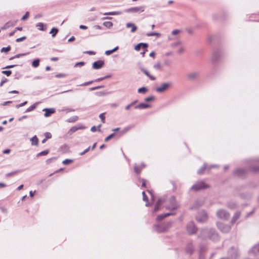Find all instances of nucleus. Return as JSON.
I'll return each instance as SVG.
<instances>
[{
	"label": "nucleus",
	"mask_w": 259,
	"mask_h": 259,
	"mask_svg": "<svg viewBox=\"0 0 259 259\" xmlns=\"http://www.w3.org/2000/svg\"><path fill=\"white\" fill-rule=\"evenodd\" d=\"M217 167H218V165H215V164L211 165L208 167L207 166V168L208 169V170H210L212 168H217Z\"/></svg>",
	"instance_id": "obj_60"
},
{
	"label": "nucleus",
	"mask_w": 259,
	"mask_h": 259,
	"mask_svg": "<svg viewBox=\"0 0 259 259\" xmlns=\"http://www.w3.org/2000/svg\"><path fill=\"white\" fill-rule=\"evenodd\" d=\"M73 161V160L72 159H66L65 160H64V161H63L62 163L64 164H68V163H71Z\"/></svg>",
	"instance_id": "obj_56"
},
{
	"label": "nucleus",
	"mask_w": 259,
	"mask_h": 259,
	"mask_svg": "<svg viewBox=\"0 0 259 259\" xmlns=\"http://www.w3.org/2000/svg\"><path fill=\"white\" fill-rule=\"evenodd\" d=\"M198 238L203 240L209 239L214 241L218 239L219 236L214 229L204 228L200 230Z\"/></svg>",
	"instance_id": "obj_1"
},
{
	"label": "nucleus",
	"mask_w": 259,
	"mask_h": 259,
	"mask_svg": "<svg viewBox=\"0 0 259 259\" xmlns=\"http://www.w3.org/2000/svg\"><path fill=\"white\" fill-rule=\"evenodd\" d=\"M103 25L108 28H110L113 26V23L111 21H106L103 23Z\"/></svg>",
	"instance_id": "obj_37"
},
{
	"label": "nucleus",
	"mask_w": 259,
	"mask_h": 259,
	"mask_svg": "<svg viewBox=\"0 0 259 259\" xmlns=\"http://www.w3.org/2000/svg\"><path fill=\"white\" fill-rule=\"evenodd\" d=\"M104 62L103 60L95 61L93 64V68L95 69H99L103 67Z\"/></svg>",
	"instance_id": "obj_16"
},
{
	"label": "nucleus",
	"mask_w": 259,
	"mask_h": 259,
	"mask_svg": "<svg viewBox=\"0 0 259 259\" xmlns=\"http://www.w3.org/2000/svg\"><path fill=\"white\" fill-rule=\"evenodd\" d=\"M142 195H143V201L147 202V203L146 204V206H148L149 205V203H148V197L146 195L145 191H143L142 192Z\"/></svg>",
	"instance_id": "obj_35"
},
{
	"label": "nucleus",
	"mask_w": 259,
	"mask_h": 259,
	"mask_svg": "<svg viewBox=\"0 0 259 259\" xmlns=\"http://www.w3.org/2000/svg\"><path fill=\"white\" fill-rule=\"evenodd\" d=\"M8 81V80L7 78H3V79L2 80L1 83H0V86L2 87L4 85V84L5 83L7 82Z\"/></svg>",
	"instance_id": "obj_57"
},
{
	"label": "nucleus",
	"mask_w": 259,
	"mask_h": 259,
	"mask_svg": "<svg viewBox=\"0 0 259 259\" xmlns=\"http://www.w3.org/2000/svg\"><path fill=\"white\" fill-rule=\"evenodd\" d=\"M36 108L35 104H33L29 107L25 111V112H29L33 110Z\"/></svg>",
	"instance_id": "obj_43"
},
{
	"label": "nucleus",
	"mask_w": 259,
	"mask_h": 259,
	"mask_svg": "<svg viewBox=\"0 0 259 259\" xmlns=\"http://www.w3.org/2000/svg\"><path fill=\"white\" fill-rule=\"evenodd\" d=\"M90 147H89L88 148L85 149L83 152L80 153V155H82L85 154L86 153H87L90 150Z\"/></svg>",
	"instance_id": "obj_61"
},
{
	"label": "nucleus",
	"mask_w": 259,
	"mask_h": 259,
	"mask_svg": "<svg viewBox=\"0 0 259 259\" xmlns=\"http://www.w3.org/2000/svg\"><path fill=\"white\" fill-rule=\"evenodd\" d=\"M141 71L146 75L151 80H154L156 79V78L152 75H151L149 72L145 69L143 68H141Z\"/></svg>",
	"instance_id": "obj_29"
},
{
	"label": "nucleus",
	"mask_w": 259,
	"mask_h": 259,
	"mask_svg": "<svg viewBox=\"0 0 259 259\" xmlns=\"http://www.w3.org/2000/svg\"><path fill=\"white\" fill-rule=\"evenodd\" d=\"M126 26L127 28H130L131 27L132 29H131V32H135L137 29V26L134 25L133 23H128L126 24Z\"/></svg>",
	"instance_id": "obj_27"
},
{
	"label": "nucleus",
	"mask_w": 259,
	"mask_h": 259,
	"mask_svg": "<svg viewBox=\"0 0 259 259\" xmlns=\"http://www.w3.org/2000/svg\"><path fill=\"white\" fill-rule=\"evenodd\" d=\"M171 85L170 82H165L156 88V91L158 93H162L167 90Z\"/></svg>",
	"instance_id": "obj_12"
},
{
	"label": "nucleus",
	"mask_w": 259,
	"mask_h": 259,
	"mask_svg": "<svg viewBox=\"0 0 259 259\" xmlns=\"http://www.w3.org/2000/svg\"><path fill=\"white\" fill-rule=\"evenodd\" d=\"M171 63V61L169 60H165L164 61V64L166 66H169Z\"/></svg>",
	"instance_id": "obj_62"
},
{
	"label": "nucleus",
	"mask_w": 259,
	"mask_h": 259,
	"mask_svg": "<svg viewBox=\"0 0 259 259\" xmlns=\"http://www.w3.org/2000/svg\"><path fill=\"white\" fill-rule=\"evenodd\" d=\"M151 107V106L150 104L142 103L135 106V108L139 109H144L150 108Z\"/></svg>",
	"instance_id": "obj_20"
},
{
	"label": "nucleus",
	"mask_w": 259,
	"mask_h": 259,
	"mask_svg": "<svg viewBox=\"0 0 259 259\" xmlns=\"http://www.w3.org/2000/svg\"><path fill=\"white\" fill-rule=\"evenodd\" d=\"M39 65V60L38 59L34 60L32 63V66L34 67H37Z\"/></svg>",
	"instance_id": "obj_38"
},
{
	"label": "nucleus",
	"mask_w": 259,
	"mask_h": 259,
	"mask_svg": "<svg viewBox=\"0 0 259 259\" xmlns=\"http://www.w3.org/2000/svg\"><path fill=\"white\" fill-rule=\"evenodd\" d=\"M249 169L242 168H238L234 171V174L239 178H244L248 173Z\"/></svg>",
	"instance_id": "obj_10"
},
{
	"label": "nucleus",
	"mask_w": 259,
	"mask_h": 259,
	"mask_svg": "<svg viewBox=\"0 0 259 259\" xmlns=\"http://www.w3.org/2000/svg\"><path fill=\"white\" fill-rule=\"evenodd\" d=\"M240 212L239 211H236L234 216L233 218L231 221V223L232 224H234L236 223L237 220L240 218Z\"/></svg>",
	"instance_id": "obj_26"
},
{
	"label": "nucleus",
	"mask_w": 259,
	"mask_h": 259,
	"mask_svg": "<svg viewBox=\"0 0 259 259\" xmlns=\"http://www.w3.org/2000/svg\"><path fill=\"white\" fill-rule=\"evenodd\" d=\"M114 53L113 50H108V51H106L105 53V54L108 56V55H110V54H111L112 53Z\"/></svg>",
	"instance_id": "obj_64"
},
{
	"label": "nucleus",
	"mask_w": 259,
	"mask_h": 259,
	"mask_svg": "<svg viewBox=\"0 0 259 259\" xmlns=\"http://www.w3.org/2000/svg\"><path fill=\"white\" fill-rule=\"evenodd\" d=\"M25 55H26V54H17L15 56L10 58L9 59V60H13V59H15V58H19V57H20L21 56H25Z\"/></svg>",
	"instance_id": "obj_45"
},
{
	"label": "nucleus",
	"mask_w": 259,
	"mask_h": 259,
	"mask_svg": "<svg viewBox=\"0 0 259 259\" xmlns=\"http://www.w3.org/2000/svg\"><path fill=\"white\" fill-rule=\"evenodd\" d=\"M20 171V170L14 171H12V172H11L7 174L6 176L7 177H10L13 176H14L15 175H16L17 173L19 172Z\"/></svg>",
	"instance_id": "obj_41"
},
{
	"label": "nucleus",
	"mask_w": 259,
	"mask_h": 259,
	"mask_svg": "<svg viewBox=\"0 0 259 259\" xmlns=\"http://www.w3.org/2000/svg\"><path fill=\"white\" fill-rule=\"evenodd\" d=\"M29 15V13L28 12H27L22 17L21 20L24 21L26 19H27Z\"/></svg>",
	"instance_id": "obj_51"
},
{
	"label": "nucleus",
	"mask_w": 259,
	"mask_h": 259,
	"mask_svg": "<svg viewBox=\"0 0 259 259\" xmlns=\"http://www.w3.org/2000/svg\"><path fill=\"white\" fill-rule=\"evenodd\" d=\"M175 214H176L175 212H169V213H165L164 214H160L157 217V220L158 221H161L167 217L172 215H175Z\"/></svg>",
	"instance_id": "obj_22"
},
{
	"label": "nucleus",
	"mask_w": 259,
	"mask_h": 259,
	"mask_svg": "<svg viewBox=\"0 0 259 259\" xmlns=\"http://www.w3.org/2000/svg\"><path fill=\"white\" fill-rule=\"evenodd\" d=\"M30 141L31 142V145L34 146H37L38 142V139L36 137V136H33L32 138L30 139Z\"/></svg>",
	"instance_id": "obj_30"
},
{
	"label": "nucleus",
	"mask_w": 259,
	"mask_h": 259,
	"mask_svg": "<svg viewBox=\"0 0 259 259\" xmlns=\"http://www.w3.org/2000/svg\"><path fill=\"white\" fill-rule=\"evenodd\" d=\"M99 117L101 119V121L103 123H104L105 121V113H102L100 114Z\"/></svg>",
	"instance_id": "obj_50"
},
{
	"label": "nucleus",
	"mask_w": 259,
	"mask_h": 259,
	"mask_svg": "<svg viewBox=\"0 0 259 259\" xmlns=\"http://www.w3.org/2000/svg\"><path fill=\"white\" fill-rule=\"evenodd\" d=\"M84 64H85V62H83V61L77 62L75 64L74 67H81V66H84Z\"/></svg>",
	"instance_id": "obj_47"
},
{
	"label": "nucleus",
	"mask_w": 259,
	"mask_h": 259,
	"mask_svg": "<svg viewBox=\"0 0 259 259\" xmlns=\"http://www.w3.org/2000/svg\"><path fill=\"white\" fill-rule=\"evenodd\" d=\"M2 73L6 75L7 76H9L12 74V71L11 70H5L2 71Z\"/></svg>",
	"instance_id": "obj_49"
},
{
	"label": "nucleus",
	"mask_w": 259,
	"mask_h": 259,
	"mask_svg": "<svg viewBox=\"0 0 259 259\" xmlns=\"http://www.w3.org/2000/svg\"><path fill=\"white\" fill-rule=\"evenodd\" d=\"M98 96H106L107 95V93L105 91L98 92L96 93Z\"/></svg>",
	"instance_id": "obj_55"
},
{
	"label": "nucleus",
	"mask_w": 259,
	"mask_h": 259,
	"mask_svg": "<svg viewBox=\"0 0 259 259\" xmlns=\"http://www.w3.org/2000/svg\"><path fill=\"white\" fill-rule=\"evenodd\" d=\"M11 50V47L10 46H8L7 47H4L1 50V52H5V53H8V52H9Z\"/></svg>",
	"instance_id": "obj_42"
},
{
	"label": "nucleus",
	"mask_w": 259,
	"mask_h": 259,
	"mask_svg": "<svg viewBox=\"0 0 259 259\" xmlns=\"http://www.w3.org/2000/svg\"><path fill=\"white\" fill-rule=\"evenodd\" d=\"M208 215L203 210L199 211L196 215V220L198 222L204 223L207 221Z\"/></svg>",
	"instance_id": "obj_6"
},
{
	"label": "nucleus",
	"mask_w": 259,
	"mask_h": 259,
	"mask_svg": "<svg viewBox=\"0 0 259 259\" xmlns=\"http://www.w3.org/2000/svg\"><path fill=\"white\" fill-rule=\"evenodd\" d=\"M115 135V133H112L105 139V142H108Z\"/></svg>",
	"instance_id": "obj_48"
},
{
	"label": "nucleus",
	"mask_w": 259,
	"mask_h": 259,
	"mask_svg": "<svg viewBox=\"0 0 259 259\" xmlns=\"http://www.w3.org/2000/svg\"><path fill=\"white\" fill-rule=\"evenodd\" d=\"M146 35L148 36H156L157 37H159L161 35L160 33L158 32H149Z\"/></svg>",
	"instance_id": "obj_40"
},
{
	"label": "nucleus",
	"mask_w": 259,
	"mask_h": 259,
	"mask_svg": "<svg viewBox=\"0 0 259 259\" xmlns=\"http://www.w3.org/2000/svg\"><path fill=\"white\" fill-rule=\"evenodd\" d=\"M186 230L189 235H193L196 233L197 228L194 222H190L187 225Z\"/></svg>",
	"instance_id": "obj_9"
},
{
	"label": "nucleus",
	"mask_w": 259,
	"mask_h": 259,
	"mask_svg": "<svg viewBox=\"0 0 259 259\" xmlns=\"http://www.w3.org/2000/svg\"><path fill=\"white\" fill-rule=\"evenodd\" d=\"M163 202V200L162 199H159L156 202V204L155 206V207L153 210V212H156L160 209V206L161 204Z\"/></svg>",
	"instance_id": "obj_23"
},
{
	"label": "nucleus",
	"mask_w": 259,
	"mask_h": 259,
	"mask_svg": "<svg viewBox=\"0 0 259 259\" xmlns=\"http://www.w3.org/2000/svg\"><path fill=\"white\" fill-rule=\"evenodd\" d=\"M144 6H140L125 9L124 12L126 13H140L144 12Z\"/></svg>",
	"instance_id": "obj_11"
},
{
	"label": "nucleus",
	"mask_w": 259,
	"mask_h": 259,
	"mask_svg": "<svg viewBox=\"0 0 259 259\" xmlns=\"http://www.w3.org/2000/svg\"><path fill=\"white\" fill-rule=\"evenodd\" d=\"M104 87H105L104 85H102L97 86V87H92V88H90L89 90L91 91H94V90H98V89L104 88Z\"/></svg>",
	"instance_id": "obj_44"
},
{
	"label": "nucleus",
	"mask_w": 259,
	"mask_h": 259,
	"mask_svg": "<svg viewBox=\"0 0 259 259\" xmlns=\"http://www.w3.org/2000/svg\"><path fill=\"white\" fill-rule=\"evenodd\" d=\"M217 216L225 222L227 218V211L223 209H219L217 212Z\"/></svg>",
	"instance_id": "obj_13"
},
{
	"label": "nucleus",
	"mask_w": 259,
	"mask_h": 259,
	"mask_svg": "<svg viewBox=\"0 0 259 259\" xmlns=\"http://www.w3.org/2000/svg\"><path fill=\"white\" fill-rule=\"evenodd\" d=\"M65 76V74L62 73H59L56 75V77L57 78L64 77Z\"/></svg>",
	"instance_id": "obj_63"
},
{
	"label": "nucleus",
	"mask_w": 259,
	"mask_h": 259,
	"mask_svg": "<svg viewBox=\"0 0 259 259\" xmlns=\"http://www.w3.org/2000/svg\"><path fill=\"white\" fill-rule=\"evenodd\" d=\"M171 226V223L167 222L153 226L154 229L158 232L166 231Z\"/></svg>",
	"instance_id": "obj_5"
},
{
	"label": "nucleus",
	"mask_w": 259,
	"mask_h": 259,
	"mask_svg": "<svg viewBox=\"0 0 259 259\" xmlns=\"http://www.w3.org/2000/svg\"><path fill=\"white\" fill-rule=\"evenodd\" d=\"M26 39V37L25 36H22L20 38H18L16 39V41L17 42H19L22 41Z\"/></svg>",
	"instance_id": "obj_53"
},
{
	"label": "nucleus",
	"mask_w": 259,
	"mask_h": 259,
	"mask_svg": "<svg viewBox=\"0 0 259 259\" xmlns=\"http://www.w3.org/2000/svg\"><path fill=\"white\" fill-rule=\"evenodd\" d=\"M49 153V150H48H48H46L42 151L38 153L36 155V157H39V156H41L46 155Z\"/></svg>",
	"instance_id": "obj_36"
},
{
	"label": "nucleus",
	"mask_w": 259,
	"mask_h": 259,
	"mask_svg": "<svg viewBox=\"0 0 259 259\" xmlns=\"http://www.w3.org/2000/svg\"><path fill=\"white\" fill-rule=\"evenodd\" d=\"M249 169L253 172L259 171V159H250L247 161Z\"/></svg>",
	"instance_id": "obj_3"
},
{
	"label": "nucleus",
	"mask_w": 259,
	"mask_h": 259,
	"mask_svg": "<svg viewBox=\"0 0 259 259\" xmlns=\"http://www.w3.org/2000/svg\"><path fill=\"white\" fill-rule=\"evenodd\" d=\"M145 167V165L144 164H142L141 165H136L134 167V171L137 174H139L141 172L143 168Z\"/></svg>",
	"instance_id": "obj_25"
},
{
	"label": "nucleus",
	"mask_w": 259,
	"mask_h": 259,
	"mask_svg": "<svg viewBox=\"0 0 259 259\" xmlns=\"http://www.w3.org/2000/svg\"><path fill=\"white\" fill-rule=\"evenodd\" d=\"M43 111H45L44 114L45 117H49L51 115V114L54 113L55 112V108H45L43 109Z\"/></svg>",
	"instance_id": "obj_17"
},
{
	"label": "nucleus",
	"mask_w": 259,
	"mask_h": 259,
	"mask_svg": "<svg viewBox=\"0 0 259 259\" xmlns=\"http://www.w3.org/2000/svg\"><path fill=\"white\" fill-rule=\"evenodd\" d=\"M78 130H80V128H77V126H75L72 127L70 128V132H71V133H74V132H75L76 131H77Z\"/></svg>",
	"instance_id": "obj_54"
},
{
	"label": "nucleus",
	"mask_w": 259,
	"mask_h": 259,
	"mask_svg": "<svg viewBox=\"0 0 259 259\" xmlns=\"http://www.w3.org/2000/svg\"><path fill=\"white\" fill-rule=\"evenodd\" d=\"M239 256L238 249L237 247H231L228 252V259H237Z\"/></svg>",
	"instance_id": "obj_8"
},
{
	"label": "nucleus",
	"mask_w": 259,
	"mask_h": 259,
	"mask_svg": "<svg viewBox=\"0 0 259 259\" xmlns=\"http://www.w3.org/2000/svg\"><path fill=\"white\" fill-rule=\"evenodd\" d=\"M249 254H252L254 255L259 254V242L254 245L249 251Z\"/></svg>",
	"instance_id": "obj_14"
},
{
	"label": "nucleus",
	"mask_w": 259,
	"mask_h": 259,
	"mask_svg": "<svg viewBox=\"0 0 259 259\" xmlns=\"http://www.w3.org/2000/svg\"><path fill=\"white\" fill-rule=\"evenodd\" d=\"M78 117L77 116H72L67 120L68 122H74L77 121Z\"/></svg>",
	"instance_id": "obj_39"
},
{
	"label": "nucleus",
	"mask_w": 259,
	"mask_h": 259,
	"mask_svg": "<svg viewBox=\"0 0 259 259\" xmlns=\"http://www.w3.org/2000/svg\"><path fill=\"white\" fill-rule=\"evenodd\" d=\"M199 76L198 72H192L188 74V79L190 80H193L196 79Z\"/></svg>",
	"instance_id": "obj_18"
},
{
	"label": "nucleus",
	"mask_w": 259,
	"mask_h": 259,
	"mask_svg": "<svg viewBox=\"0 0 259 259\" xmlns=\"http://www.w3.org/2000/svg\"><path fill=\"white\" fill-rule=\"evenodd\" d=\"M224 52L221 49H217L215 50L212 55L211 60L213 62H216L220 60L223 56Z\"/></svg>",
	"instance_id": "obj_7"
},
{
	"label": "nucleus",
	"mask_w": 259,
	"mask_h": 259,
	"mask_svg": "<svg viewBox=\"0 0 259 259\" xmlns=\"http://www.w3.org/2000/svg\"><path fill=\"white\" fill-rule=\"evenodd\" d=\"M194 250V246L192 243H189L186 247V252L189 254H191Z\"/></svg>",
	"instance_id": "obj_21"
},
{
	"label": "nucleus",
	"mask_w": 259,
	"mask_h": 259,
	"mask_svg": "<svg viewBox=\"0 0 259 259\" xmlns=\"http://www.w3.org/2000/svg\"><path fill=\"white\" fill-rule=\"evenodd\" d=\"M36 26L37 27V28L39 30H41V31H45L47 29L46 25L41 22L38 23L36 25Z\"/></svg>",
	"instance_id": "obj_28"
},
{
	"label": "nucleus",
	"mask_w": 259,
	"mask_h": 259,
	"mask_svg": "<svg viewBox=\"0 0 259 259\" xmlns=\"http://www.w3.org/2000/svg\"><path fill=\"white\" fill-rule=\"evenodd\" d=\"M147 91V89L146 87H142L138 89V92L139 93H145Z\"/></svg>",
	"instance_id": "obj_46"
},
{
	"label": "nucleus",
	"mask_w": 259,
	"mask_h": 259,
	"mask_svg": "<svg viewBox=\"0 0 259 259\" xmlns=\"http://www.w3.org/2000/svg\"><path fill=\"white\" fill-rule=\"evenodd\" d=\"M154 68L156 69H160V68H161V65H160V63H157L155 64L154 65Z\"/></svg>",
	"instance_id": "obj_59"
},
{
	"label": "nucleus",
	"mask_w": 259,
	"mask_h": 259,
	"mask_svg": "<svg viewBox=\"0 0 259 259\" xmlns=\"http://www.w3.org/2000/svg\"><path fill=\"white\" fill-rule=\"evenodd\" d=\"M209 186L205 183L203 181H198L196 182L191 187V190L195 192L207 189Z\"/></svg>",
	"instance_id": "obj_4"
},
{
	"label": "nucleus",
	"mask_w": 259,
	"mask_h": 259,
	"mask_svg": "<svg viewBox=\"0 0 259 259\" xmlns=\"http://www.w3.org/2000/svg\"><path fill=\"white\" fill-rule=\"evenodd\" d=\"M179 207V203L176 200L174 196H171L165 202V207L167 209L174 210Z\"/></svg>",
	"instance_id": "obj_2"
},
{
	"label": "nucleus",
	"mask_w": 259,
	"mask_h": 259,
	"mask_svg": "<svg viewBox=\"0 0 259 259\" xmlns=\"http://www.w3.org/2000/svg\"><path fill=\"white\" fill-rule=\"evenodd\" d=\"M148 46V45L147 44L141 42L140 44H138V45H137L135 46V49L136 51H140L141 48H142L143 49H146V51H147V48Z\"/></svg>",
	"instance_id": "obj_19"
},
{
	"label": "nucleus",
	"mask_w": 259,
	"mask_h": 259,
	"mask_svg": "<svg viewBox=\"0 0 259 259\" xmlns=\"http://www.w3.org/2000/svg\"><path fill=\"white\" fill-rule=\"evenodd\" d=\"M203 204V201L202 200L196 201L194 202V204L190 207V208L191 209H196L202 205Z\"/></svg>",
	"instance_id": "obj_24"
},
{
	"label": "nucleus",
	"mask_w": 259,
	"mask_h": 259,
	"mask_svg": "<svg viewBox=\"0 0 259 259\" xmlns=\"http://www.w3.org/2000/svg\"><path fill=\"white\" fill-rule=\"evenodd\" d=\"M27 103V101H25V102H23V103H21L20 104L17 105L16 107V108H19L20 107H22V106H24Z\"/></svg>",
	"instance_id": "obj_58"
},
{
	"label": "nucleus",
	"mask_w": 259,
	"mask_h": 259,
	"mask_svg": "<svg viewBox=\"0 0 259 259\" xmlns=\"http://www.w3.org/2000/svg\"><path fill=\"white\" fill-rule=\"evenodd\" d=\"M154 99V96H150V97L146 98L145 99V101L148 102H150V101L153 100Z\"/></svg>",
	"instance_id": "obj_52"
},
{
	"label": "nucleus",
	"mask_w": 259,
	"mask_h": 259,
	"mask_svg": "<svg viewBox=\"0 0 259 259\" xmlns=\"http://www.w3.org/2000/svg\"><path fill=\"white\" fill-rule=\"evenodd\" d=\"M58 32V29L55 27H53L50 31V33L52 34L53 37H54Z\"/></svg>",
	"instance_id": "obj_33"
},
{
	"label": "nucleus",
	"mask_w": 259,
	"mask_h": 259,
	"mask_svg": "<svg viewBox=\"0 0 259 259\" xmlns=\"http://www.w3.org/2000/svg\"><path fill=\"white\" fill-rule=\"evenodd\" d=\"M207 168V165L206 163H204L203 165L197 171V174L198 175H201L202 174L204 170Z\"/></svg>",
	"instance_id": "obj_32"
},
{
	"label": "nucleus",
	"mask_w": 259,
	"mask_h": 259,
	"mask_svg": "<svg viewBox=\"0 0 259 259\" xmlns=\"http://www.w3.org/2000/svg\"><path fill=\"white\" fill-rule=\"evenodd\" d=\"M45 138L41 141L42 143H45L48 139L52 138V135L50 133L46 132L45 133Z\"/></svg>",
	"instance_id": "obj_31"
},
{
	"label": "nucleus",
	"mask_w": 259,
	"mask_h": 259,
	"mask_svg": "<svg viewBox=\"0 0 259 259\" xmlns=\"http://www.w3.org/2000/svg\"><path fill=\"white\" fill-rule=\"evenodd\" d=\"M218 228L222 232L226 233L227 232L226 225L222 221H219L217 223Z\"/></svg>",
	"instance_id": "obj_15"
},
{
	"label": "nucleus",
	"mask_w": 259,
	"mask_h": 259,
	"mask_svg": "<svg viewBox=\"0 0 259 259\" xmlns=\"http://www.w3.org/2000/svg\"><path fill=\"white\" fill-rule=\"evenodd\" d=\"M122 14L121 12L120 11H115V12H110L108 13H105L104 15H118Z\"/></svg>",
	"instance_id": "obj_34"
}]
</instances>
